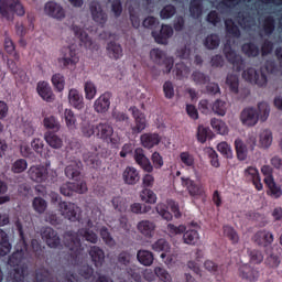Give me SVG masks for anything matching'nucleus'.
Instances as JSON below:
<instances>
[{"mask_svg":"<svg viewBox=\"0 0 282 282\" xmlns=\"http://www.w3.org/2000/svg\"><path fill=\"white\" fill-rule=\"evenodd\" d=\"M25 252H28L25 245H18L15 252L10 256L8 261L9 265L15 268L13 279L17 282H22L28 276V264H21L25 259Z\"/></svg>","mask_w":282,"mask_h":282,"instance_id":"f257e3e1","label":"nucleus"},{"mask_svg":"<svg viewBox=\"0 0 282 282\" xmlns=\"http://www.w3.org/2000/svg\"><path fill=\"white\" fill-rule=\"evenodd\" d=\"M14 14L23 17L25 9L19 0H0V18L3 21H14Z\"/></svg>","mask_w":282,"mask_h":282,"instance_id":"f03ea898","label":"nucleus"},{"mask_svg":"<svg viewBox=\"0 0 282 282\" xmlns=\"http://www.w3.org/2000/svg\"><path fill=\"white\" fill-rule=\"evenodd\" d=\"M131 263H133V254H131V252L121 251L117 256V268H119V270H126V273H128V275L131 276V279H133L134 281H142V278L135 272V269L131 267Z\"/></svg>","mask_w":282,"mask_h":282,"instance_id":"7ed1b4c3","label":"nucleus"},{"mask_svg":"<svg viewBox=\"0 0 282 282\" xmlns=\"http://www.w3.org/2000/svg\"><path fill=\"white\" fill-rule=\"evenodd\" d=\"M64 243L66 248L75 254V264L83 263V256H80V252H83V243L80 242V238H78V234L72 231L65 232Z\"/></svg>","mask_w":282,"mask_h":282,"instance_id":"20e7f679","label":"nucleus"},{"mask_svg":"<svg viewBox=\"0 0 282 282\" xmlns=\"http://www.w3.org/2000/svg\"><path fill=\"white\" fill-rule=\"evenodd\" d=\"M242 78L250 85H256L257 87H268V75H265L262 69L248 67L242 72Z\"/></svg>","mask_w":282,"mask_h":282,"instance_id":"39448f33","label":"nucleus"},{"mask_svg":"<svg viewBox=\"0 0 282 282\" xmlns=\"http://www.w3.org/2000/svg\"><path fill=\"white\" fill-rule=\"evenodd\" d=\"M58 212L62 215V217L68 219V221H78L80 207H78L74 203L59 202Z\"/></svg>","mask_w":282,"mask_h":282,"instance_id":"423d86ee","label":"nucleus"},{"mask_svg":"<svg viewBox=\"0 0 282 282\" xmlns=\"http://www.w3.org/2000/svg\"><path fill=\"white\" fill-rule=\"evenodd\" d=\"M150 58L153 63H156V65H164L165 69H163V72L165 74H171L174 63L173 57H166V54H164L160 48H152L150 51Z\"/></svg>","mask_w":282,"mask_h":282,"instance_id":"0eeeda50","label":"nucleus"},{"mask_svg":"<svg viewBox=\"0 0 282 282\" xmlns=\"http://www.w3.org/2000/svg\"><path fill=\"white\" fill-rule=\"evenodd\" d=\"M198 107L204 113L212 110L216 116H226V101L221 99H216L213 104L208 102L207 99H203Z\"/></svg>","mask_w":282,"mask_h":282,"instance_id":"6e6552de","label":"nucleus"},{"mask_svg":"<svg viewBox=\"0 0 282 282\" xmlns=\"http://www.w3.org/2000/svg\"><path fill=\"white\" fill-rule=\"evenodd\" d=\"M224 55L228 63H230L236 72H241L246 67V61L243 57L235 52L230 45H225Z\"/></svg>","mask_w":282,"mask_h":282,"instance_id":"1a4fd4ad","label":"nucleus"},{"mask_svg":"<svg viewBox=\"0 0 282 282\" xmlns=\"http://www.w3.org/2000/svg\"><path fill=\"white\" fill-rule=\"evenodd\" d=\"M261 171L263 175H265L264 183L269 188V193L271 197L279 199V197H281L282 195V191H281V187L276 185V183L274 182V178L272 177V167H270V165H264L262 166Z\"/></svg>","mask_w":282,"mask_h":282,"instance_id":"9d476101","label":"nucleus"},{"mask_svg":"<svg viewBox=\"0 0 282 282\" xmlns=\"http://www.w3.org/2000/svg\"><path fill=\"white\" fill-rule=\"evenodd\" d=\"M100 153V145H91L84 153V162L91 169H98L100 166V159L98 154Z\"/></svg>","mask_w":282,"mask_h":282,"instance_id":"9b49d317","label":"nucleus"},{"mask_svg":"<svg viewBox=\"0 0 282 282\" xmlns=\"http://www.w3.org/2000/svg\"><path fill=\"white\" fill-rule=\"evenodd\" d=\"M41 237L48 248H58L61 246V237L52 227L42 228Z\"/></svg>","mask_w":282,"mask_h":282,"instance_id":"f8f14e48","label":"nucleus"},{"mask_svg":"<svg viewBox=\"0 0 282 282\" xmlns=\"http://www.w3.org/2000/svg\"><path fill=\"white\" fill-rule=\"evenodd\" d=\"M134 119V124L131 126L132 133H142L147 129V117L135 106L129 109Z\"/></svg>","mask_w":282,"mask_h":282,"instance_id":"ddd939ff","label":"nucleus"},{"mask_svg":"<svg viewBox=\"0 0 282 282\" xmlns=\"http://www.w3.org/2000/svg\"><path fill=\"white\" fill-rule=\"evenodd\" d=\"M59 65L63 67H69V65H76L78 63V54L76 53V48L72 46L64 47L62 50V56L58 57Z\"/></svg>","mask_w":282,"mask_h":282,"instance_id":"4468645a","label":"nucleus"},{"mask_svg":"<svg viewBox=\"0 0 282 282\" xmlns=\"http://www.w3.org/2000/svg\"><path fill=\"white\" fill-rule=\"evenodd\" d=\"M59 191L61 194L65 197H72V195H74L75 193H79V195H83V193H87V183H66L61 186Z\"/></svg>","mask_w":282,"mask_h":282,"instance_id":"2eb2a0df","label":"nucleus"},{"mask_svg":"<svg viewBox=\"0 0 282 282\" xmlns=\"http://www.w3.org/2000/svg\"><path fill=\"white\" fill-rule=\"evenodd\" d=\"M44 13L46 17H51V19H56V21H63L65 19V9L54 1L45 3Z\"/></svg>","mask_w":282,"mask_h":282,"instance_id":"dca6fc26","label":"nucleus"},{"mask_svg":"<svg viewBox=\"0 0 282 282\" xmlns=\"http://www.w3.org/2000/svg\"><path fill=\"white\" fill-rule=\"evenodd\" d=\"M156 228L158 225L155 224V221L150 219H143L137 224L138 232H140V235H142L147 239H152L153 235H155Z\"/></svg>","mask_w":282,"mask_h":282,"instance_id":"f3484780","label":"nucleus"},{"mask_svg":"<svg viewBox=\"0 0 282 282\" xmlns=\"http://www.w3.org/2000/svg\"><path fill=\"white\" fill-rule=\"evenodd\" d=\"M240 120L245 127H254L259 122L257 108L246 107L240 113Z\"/></svg>","mask_w":282,"mask_h":282,"instance_id":"a211bd4d","label":"nucleus"},{"mask_svg":"<svg viewBox=\"0 0 282 282\" xmlns=\"http://www.w3.org/2000/svg\"><path fill=\"white\" fill-rule=\"evenodd\" d=\"M89 10L95 23H99V25H105V23H107V13L102 10L100 3L90 2Z\"/></svg>","mask_w":282,"mask_h":282,"instance_id":"6ab92c4d","label":"nucleus"},{"mask_svg":"<svg viewBox=\"0 0 282 282\" xmlns=\"http://www.w3.org/2000/svg\"><path fill=\"white\" fill-rule=\"evenodd\" d=\"M134 161L145 173H153V164H151V161L147 158L142 148L135 149Z\"/></svg>","mask_w":282,"mask_h":282,"instance_id":"aec40b11","label":"nucleus"},{"mask_svg":"<svg viewBox=\"0 0 282 282\" xmlns=\"http://www.w3.org/2000/svg\"><path fill=\"white\" fill-rule=\"evenodd\" d=\"M122 180L128 186H135L140 182V172L133 166H127L122 173Z\"/></svg>","mask_w":282,"mask_h":282,"instance_id":"412c9836","label":"nucleus"},{"mask_svg":"<svg viewBox=\"0 0 282 282\" xmlns=\"http://www.w3.org/2000/svg\"><path fill=\"white\" fill-rule=\"evenodd\" d=\"M152 36L154 41L164 45L166 44V41L173 36V28L171 25H162L159 33L156 31H152Z\"/></svg>","mask_w":282,"mask_h":282,"instance_id":"4be33fe9","label":"nucleus"},{"mask_svg":"<svg viewBox=\"0 0 282 282\" xmlns=\"http://www.w3.org/2000/svg\"><path fill=\"white\" fill-rule=\"evenodd\" d=\"M83 170V163L78 160H73L65 169V175L68 180H78L80 177V171Z\"/></svg>","mask_w":282,"mask_h":282,"instance_id":"5701e85b","label":"nucleus"},{"mask_svg":"<svg viewBox=\"0 0 282 282\" xmlns=\"http://www.w3.org/2000/svg\"><path fill=\"white\" fill-rule=\"evenodd\" d=\"M88 254L96 268H102V263H105V251L100 247H90Z\"/></svg>","mask_w":282,"mask_h":282,"instance_id":"b1692460","label":"nucleus"},{"mask_svg":"<svg viewBox=\"0 0 282 282\" xmlns=\"http://www.w3.org/2000/svg\"><path fill=\"white\" fill-rule=\"evenodd\" d=\"M110 100L111 95L109 93L101 95L94 104L95 111H97V113H107L111 105Z\"/></svg>","mask_w":282,"mask_h":282,"instance_id":"393cba45","label":"nucleus"},{"mask_svg":"<svg viewBox=\"0 0 282 282\" xmlns=\"http://www.w3.org/2000/svg\"><path fill=\"white\" fill-rule=\"evenodd\" d=\"M183 186H186L191 197H202L204 195V188L200 184L195 183L191 178H182Z\"/></svg>","mask_w":282,"mask_h":282,"instance_id":"a878e982","label":"nucleus"},{"mask_svg":"<svg viewBox=\"0 0 282 282\" xmlns=\"http://www.w3.org/2000/svg\"><path fill=\"white\" fill-rule=\"evenodd\" d=\"M274 19L270 15L260 18V36H270L274 32Z\"/></svg>","mask_w":282,"mask_h":282,"instance_id":"bb28decb","label":"nucleus"},{"mask_svg":"<svg viewBox=\"0 0 282 282\" xmlns=\"http://www.w3.org/2000/svg\"><path fill=\"white\" fill-rule=\"evenodd\" d=\"M96 135L109 142L111 141V135H113V128L109 123H99L96 126Z\"/></svg>","mask_w":282,"mask_h":282,"instance_id":"cd10ccee","label":"nucleus"},{"mask_svg":"<svg viewBox=\"0 0 282 282\" xmlns=\"http://www.w3.org/2000/svg\"><path fill=\"white\" fill-rule=\"evenodd\" d=\"M106 51L109 58H113L115 61H118L122 56V45L116 41L108 42Z\"/></svg>","mask_w":282,"mask_h":282,"instance_id":"c85d7f7f","label":"nucleus"},{"mask_svg":"<svg viewBox=\"0 0 282 282\" xmlns=\"http://www.w3.org/2000/svg\"><path fill=\"white\" fill-rule=\"evenodd\" d=\"M72 30L75 36H77V39H79V41L84 43V46L87 47L88 50H91V45H94V41L90 40L87 32H85L80 26L75 24L72 25Z\"/></svg>","mask_w":282,"mask_h":282,"instance_id":"c756f323","label":"nucleus"},{"mask_svg":"<svg viewBox=\"0 0 282 282\" xmlns=\"http://www.w3.org/2000/svg\"><path fill=\"white\" fill-rule=\"evenodd\" d=\"M29 176L33 182H44L45 177H47V170L43 166H32L29 170Z\"/></svg>","mask_w":282,"mask_h":282,"instance_id":"7c9ffc66","label":"nucleus"},{"mask_svg":"<svg viewBox=\"0 0 282 282\" xmlns=\"http://www.w3.org/2000/svg\"><path fill=\"white\" fill-rule=\"evenodd\" d=\"M37 94L43 98V100H46V102H52V100H54L52 87H50V84L45 82L37 84Z\"/></svg>","mask_w":282,"mask_h":282,"instance_id":"2f4dec72","label":"nucleus"},{"mask_svg":"<svg viewBox=\"0 0 282 282\" xmlns=\"http://www.w3.org/2000/svg\"><path fill=\"white\" fill-rule=\"evenodd\" d=\"M239 274L241 279H246V281H254L259 279V272H257L250 264H242L239 268Z\"/></svg>","mask_w":282,"mask_h":282,"instance_id":"473e14b6","label":"nucleus"},{"mask_svg":"<svg viewBox=\"0 0 282 282\" xmlns=\"http://www.w3.org/2000/svg\"><path fill=\"white\" fill-rule=\"evenodd\" d=\"M257 116L258 121L265 122L270 118V104L265 101H260L257 105Z\"/></svg>","mask_w":282,"mask_h":282,"instance_id":"72a5a7b5","label":"nucleus"},{"mask_svg":"<svg viewBox=\"0 0 282 282\" xmlns=\"http://www.w3.org/2000/svg\"><path fill=\"white\" fill-rule=\"evenodd\" d=\"M254 241L258 246H270L274 241V236L270 231H258Z\"/></svg>","mask_w":282,"mask_h":282,"instance_id":"f704fd0d","label":"nucleus"},{"mask_svg":"<svg viewBox=\"0 0 282 282\" xmlns=\"http://www.w3.org/2000/svg\"><path fill=\"white\" fill-rule=\"evenodd\" d=\"M259 147L261 149H270L272 147V131L263 129L259 133Z\"/></svg>","mask_w":282,"mask_h":282,"instance_id":"c9c22d12","label":"nucleus"},{"mask_svg":"<svg viewBox=\"0 0 282 282\" xmlns=\"http://www.w3.org/2000/svg\"><path fill=\"white\" fill-rule=\"evenodd\" d=\"M69 104L75 107V109H83L85 102L83 101V96L76 89H70L68 93Z\"/></svg>","mask_w":282,"mask_h":282,"instance_id":"e433bc0d","label":"nucleus"},{"mask_svg":"<svg viewBox=\"0 0 282 282\" xmlns=\"http://www.w3.org/2000/svg\"><path fill=\"white\" fill-rule=\"evenodd\" d=\"M137 259L139 261V263H141V265H153V252L149 251V250H139L137 253Z\"/></svg>","mask_w":282,"mask_h":282,"instance_id":"4c0bfd02","label":"nucleus"},{"mask_svg":"<svg viewBox=\"0 0 282 282\" xmlns=\"http://www.w3.org/2000/svg\"><path fill=\"white\" fill-rule=\"evenodd\" d=\"M225 83L231 94H239V75L228 74Z\"/></svg>","mask_w":282,"mask_h":282,"instance_id":"58836bf2","label":"nucleus"},{"mask_svg":"<svg viewBox=\"0 0 282 282\" xmlns=\"http://www.w3.org/2000/svg\"><path fill=\"white\" fill-rule=\"evenodd\" d=\"M141 143L145 149H153L155 144H160V135L145 133L141 135Z\"/></svg>","mask_w":282,"mask_h":282,"instance_id":"ea45409f","label":"nucleus"},{"mask_svg":"<svg viewBox=\"0 0 282 282\" xmlns=\"http://www.w3.org/2000/svg\"><path fill=\"white\" fill-rule=\"evenodd\" d=\"M204 268L215 276H224V265H219L212 260H206L204 262Z\"/></svg>","mask_w":282,"mask_h":282,"instance_id":"a19ab883","label":"nucleus"},{"mask_svg":"<svg viewBox=\"0 0 282 282\" xmlns=\"http://www.w3.org/2000/svg\"><path fill=\"white\" fill-rule=\"evenodd\" d=\"M183 241L187 246H195L199 241V232L196 229L185 230L183 232Z\"/></svg>","mask_w":282,"mask_h":282,"instance_id":"79ce46f5","label":"nucleus"},{"mask_svg":"<svg viewBox=\"0 0 282 282\" xmlns=\"http://www.w3.org/2000/svg\"><path fill=\"white\" fill-rule=\"evenodd\" d=\"M238 23L243 28V30H252V28L257 25L254 18L252 15H248V13H245V14L239 13Z\"/></svg>","mask_w":282,"mask_h":282,"instance_id":"37998d69","label":"nucleus"},{"mask_svg":"<svg viewBox=\"0 0 282 282\" xmlns=\"http://www.w3.org/2000/svg\"><path fill=\"white\" fill-rule=\"evenodd\" d=\"M225 28L227 36H232L234 39H239L241 36V31L239 30V26H237V24H235V21H232L231 19L225 21Z\"/></svg>","mask_w":282,"mask_h":282,"instance_id":"c03bdc74","label":"nucleus"},{"mask_svg":"<svg viewBox=\"0 0 282 282\" xmlns=\"http://www.w3.org/2000/svg\"><path fill=\"white\" fill-rule=\"evenodd\" d=\"M44 140H46L47 144L51 145L52 149H61V147H63V139L53 132H46L44 134Z\"/></svg>","mask_w":282,"mask_h":282,"instance_id":"a18cd8bd","label":"nucleus"},{"mask_svg":"<svg viewBox=\"0 0 282 282\" xmlns=\"http://www.w3.org/2000/svg\"><path fill=\"white\" fill-rule=\"evenodd\" d=\"M203 43L206 50H217V47H219V44L221 43V40L217 34H209L205 37Z\"/></svg>","mask_w":282,"mask_h":282,"instance_id":"49530a36","label":"nucleus"},{"mask_svg":"<svg viewBox=\"0 0 282 282\" xmlns=\"http://www.w3.org/2000/svg\"><path fill=\"white\" fill-rule=\"evenodd\" d=\"M237 158L240 161H243L248 158V147L241 139H236L235 141Z\"/></svg>","mask_w":282,"mask_h":282,"instance_id":"de8ad7c7","label":"nucleus"},{"mask_svg":"<svg viewBox=\"0 0 282 282\" xmlns=\"http://www.w3.org/2000/svg\"><path fill=\"white\" fill-rule=\"evenodd\" d=\"M191 78L195 85H206L210 83V76L200 70H194L191 75Z\"/></svg>","mask_w":282,"mask_h":282,"instance_id":"09e8293b","label":"nucleus"},{"mask_svg":"<svg viewBox=\"0 0 282 282\" xmlns=\"http://www.w3.org/2000/svg\"><path fill=\"white\" fill-rule=\"evenodd\" d=\"M140 199L141 202H144V204H155L158 202V195H155L153 191L144 188L140 193Z\"/></svg>","mask_w":282,"mask_h":282,"instance_id":"8fccbe9b","label":"nucleus"},{"mask_svg":"<svg viewBox=\"0 0 282 282\" xmlns=\"http://www.w3.org/2000/svg\"><path fill=\"white\" fill-rule=\"evenodd\" d=\"M210 126L213 127V129H215V131H217L220 135H226L228 133V126H226V122L217 119V118H213L210 120Z\"/></svg>","mask_w":282,"mask_h":282,"instance_id":"3c124183","label":"nucleus"},{"mask_svg":"<svg viewBox=\"0 0 282 282\" xmlns=\"http://www.w3.org/2000/svg\"><path fill=\"white\" fill-rule=\"evenodd\" d=\"M155 212L158 215H160V217H162V219H165V221H172L173 215L170 214L169 207L164 203H159L155 206Z\"/></svg>","mask_w":282,"mask_h":282,"instance_id":"603ef678","label":"nucleus"},{"mask_svg":"<svg viewBox=\"0 0 282 282\" xmlns=\"http://www.w3.org/2000/svg\"><path fill=\"white\" fill-rule=\"evenodd\" d=\"M78 235L89 243H98V235L89 229H79Z\"/></svg>","mask_w":282,"mask_h":282,"instance_id":"864d4df0","label":"nucleus"},{"mask_svg":"<svg viewBox=\"0 0 282 282\" xmlns=\"http://www.w3.org/2000/svg\"><path fill=\"white\" fill-rule=\"evenodd\" d=\"M152 207L150 205H142L140 203H133L130 205V210L134 215H147V213H151Z\"/></svg>","mask_w":282,"mask_h":282,"instance_id":"5fc2aeb1","label":"nucleus"},{"mask_svg":"<svg viewBox=\"0 0 282 282\" xmlns=\"http://www.w3.org/2000/svg\"><path fill=\"white\" fill-rule=\"evenodd\" d=\"M242 52L243 54H246V56H249L251 58L257 57V55L259 54V46H257V44L254 43H246L242 45Z\"/></svg>","mask_w":282,"mask_h":282,"instance_id":"6e6d98bb","label":"nucleus"},{"mask_svg":"<svg viewBox=\"0 0 282 282\" xmlns=\"http://www.w3.org/2000/svg\"><path fill=\"white\" fill-rule=\"evenodd\" d=\"M189 12L194 19H199L203 12L202 0H193L189 4Z\"/></svg>","mask_w":282,"mask_h":282,"instance_id":"4d7b16f0","label":"nucleus"},{"mask_svg":"<svg viewBox=\"0 0 282 282\" xmlns=\"http://www.w3.org/2000/svg\"><path fill=\"white\" fill-rule=\"evenodd\" d=\"M32 206L39 215H43L47 210V202L41 197H35L32 202Z\"/></svg>","mask_w":282,"mask_h":282,"instance_id":"13d9d810","label":"nucleus"},{"mask_svg":"<svg viewBox=\"0 0 282 282\" xmlns=\"http://www.w3.org/2000/svg\"><path fill=\"white\" fill-rule=\"evenodd\" d=\"M43 122L46 129H51L52 131H61V122L56 120V117H45Z\"/></svg>","mask_w":282,"mask_h":282,"instance_id":"bf43d9fd","label":"nucleus"},{"mask_svg":"<svg viewBox=\"0 0 282 282\" xmlns=\"http://www.w3.org/2000/svg\"><path fill=\"white\" fill-rule=\"evenodd\" d=\"M64 118H65V122H66V127L70 130V131H75L76 129V116H74V111L66 109L64 112Z\"/></svg>","mask_w":282,"mask_h":282,"instance_id":"052dcab7","label":"nucleus"},{"mask_svg":"<svg viewBox=\"0 0 282 282\" xmlns=\"http://www.w3.org/2000/svg\"><path fill=\"white\" fill-rule=\"evenodd\" d=\"M212 133L213 132L210 131L209 128H206L203 124L198 126L197 134H196L198 142L204 144V142H206V140H208V138H210Z\"/></svg>","mask_w":282,"mask_h":282,"instance_id":"680f3d73","label":"nucleus"},{"mask_svg":"<svg viewBox=\"0 0 282 282\" xmlns=\"http://www.w3.org/2000/svg\"><path fill=\"white\" fill-rule=\"evenodd\" d=\"M26 170H28V161H25V159L17 160L11 166L12 173H23Z\"/></svg>","mask_w":282,"mask_h":282,"instance_id":"e2e57ef3","label":"nucleus"},{"mask_svg":"<svg viewBox=\"0 0 282 282\" xmlns=\"http://www.w3.org/2000/svg\"><path fill=\"white\" fill-rule=\"evenodd\" d=\"M224 235L234 243H239V234L230 226H224Z\"/></svg>","mask_w":282,"mask_h":282,"instance_id":"0e129e2a","label":"nucleus"},{"mask_svg":"<svg viewBox=\"0 0 282 282\" xmlns=\"http://www.w3.org/2000/svg\"><path fill=\"white\" fill-rule=\"evenodd\" d=\"M154 274L160 279V281L163 282H172L173 278H171V274L165 269H162L161 267H156L154 269Z\"/></svg>","mask_w":282,"mask_h":282,"instance_id":"69168bd1","label":"nucleus"},{"mask_svg":"<svg viewBox=\"0 0 282 282\" xmlns=\"http://www.w3.org/2000/svg\"><path fill=\"white\" fill-rule=\"evenodd\" d=\"M52 83L57 91H63V89H65V77H63V75L58 73L53 75Z\"/></svg>","mask_w":282,"mask_h":282,"instance_id":"338daca9","label":"nucleus"},{"mask_svg":"<svg viewBox=\"0 0 282 282\" xmlns=\"http://www.w3.org/2000/svg\"><path fill=\"white\" fill-rule=\"evenodd\" d=\"M175 12H177V9L173 4H167L161 10L160 17L161 19H171L175 17Z\"/></svg>","mask_w":282,"mask_h":282,"instance_id":"774afa93","label":"nucleus"}]
</instances>
